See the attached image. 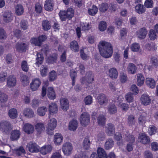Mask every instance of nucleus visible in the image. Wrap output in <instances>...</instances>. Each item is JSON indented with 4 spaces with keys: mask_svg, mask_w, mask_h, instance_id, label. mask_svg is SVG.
<instances>
[{
    "mask_svg": "<svg viewBox=\"0 0 158 158\" xmlns=\"http://www.w3.org/2000/svg\"><path fill=\"white\" fill-rule=\"evenodd\" d=\"M57 74L56 72L54 71L51 72L49 75V80L50 81H52L55 80L57 78Z\"/></svg>",
    "mask_w": 158,
    "mask_h": 158,
    "instance_id": "bf43d9fd",
    "label": "nucleus"
},
{
    "mask_svg": "<svg viewBox=\"0 0 158 158\" xmlns=\"http://www.w3.org/2000/svg\"><path fill=\"white\" fill-rule=\"evenodd\" d=\"M146 83L149 87L153 89L155 87L156 81L152 78H147L146 79Z\"/></svg>",
    "mask_w": 158,
    "mask_h": 158,
    "instance_id": "bb28decb",
    "label": "nucleus"
},
{
    "mask_svg": "<svg viewBox=\"0 0 158 158\" xmlns=\"http://www.w3.org/2000/svg\"><path fill=\"white\" fill-rule=\"evenodd\" d=\"M145 46L146 48L149 51H154L156 49L155 44L153 42L147 44Z\"/></svg>",
    "mask_w": 158,
    "mask_h": 158,
    "instance_id": "8fccbe9b",
    "label": "nucleus"
},
{
    "mask_svg": "<svg viewBox=\"0 0 158 158\" xmlns=\"http://www.w3.org/2000/svg\"><path fill=\"white\" fill-rule=\"evenodd\" d=\"M7 95L0 91V102H4L7 101Z\"/></svg>",
    "mask_w": 158,
    "mask_h": 158,
    "instance_id": "338daca9",
    "label": "nucleus"
},
{
    "mask_svg": "<svg viewBox=\"0 0 158 158\" xmlns=\"http://www.w3.org/2000/svg\"><path fill=\"white\" fill-rule=\"evenodd\" d=\"M63 137L59 133H56L54 136V142L56 145H59L62 142Z\"/></svg>",
    "mask_w": 158,
    "mask_h": 158,
    "instance_id": "c85d7f7f",
    "label": "nucleus"
},
{
    "mask_svg": "<svg viewBox=\"0 0 158 158\" xmlns=\"http://www.w3.org/2000/svg\"><path fill=\"white\" fill-rule=\"evenodd\" d=\"M140 101L142 105L147 106L150 104L151 100L148 95L143 94L141 97Z\"/></svg>",
    "mask_w": 158,
    "mask_h": 158,
    "instance_id": "1a4fd4ad",
    "label": "nucleus"
},
{
    "mask_svg": "<svg viewBox=\"0 0 158 158\" xmlns=\"http://www.w3.org/2000/svg\"><path fill=\"white\" fill-rule=\"evenodd\" d=\"M69 48L70 49L75 52H77L79 51V46L76 41L73 40L70 43Z\"/></svg>",
    "mask_w": 158,
    "mask_h": 158,
    "instance_id": "aec40b11",
    "label": "nucleus"
},
{
    "mask_svg": "<svg viewBox=\"0 0 158 158\" xmlns=\"http://www.w3.org/2000/svg\"><path fill=\"white\" fill-rule=\"evenodd\" d=\"M57 121L54 118H52L49 121L47 127L46 131L49 135H52L53 131L56 127Z\"/></svg>",
    "mask_w": 158,
    "mask_h": 158,
    "instance_id": "7ed1b4c3",
    "label": "nucleus"
},
{
    "mask_svg": "<svg viewBox=\"0 0 158 158\" xmlns=\"http://www.w3.org/2000/svg\"><path fill=\"white\" fill-rule=\"evenodd\" d=\"M30 41L31 44H34L35 46L39 47L41 46L38 38H32L30 40Z\"/></svg>",
    "mask_w": 158,
    "mask_h": 158,
    "instance_id": "774afa93",
    "label": "nucleus"
},
{
    "mask_svg": "<svg viewBox=\"0 0 158 158\" xmlns=\"http://www.w3.org/2000/svg\"><path fill=\"white\" fill-rule=\"evenodd\" d=\"M42 26L43 29L45 31H48L51 27L49 22L47 20H44L42 21Z\"/></svg>",
    "mask_w": 158,
    "mask_h": 158,
    "instance_id": "a18cd8bd",
    "label": "nucleus"
},
{
    "mask_svg": "<svg viewBox=\"0 0 158 158\" xmlns=\"http://www.w3.org/2000/svg\"><path fill=\"white\" fill-rule=\"evenodd\" d=\"M23 114L25 117L28 118H32L34 115V112L30 108L24 109L23 110Z\"/></svg>",
    "mask_w": 158,
    "mask_h": 158,
    "instance_id": "412c9836",
    "label": "nucleus"
},
{
    "mask_svg": "<svg viewBox=\"0 0 158 158\" xmlns=\"http://www.w3.org/2000/svg\"><path fill=\"white\" fill-rule=\"evenodd\" d=\"M21 81L22 84L24 86L27 85L29 83V81L26 75H23L21 77Z\"/></svg>",
    "mask_w": 158,
    "mask_h": 158,
    "instance_id": "e2e57ef3",
    "label": "nucleus"
},
{
    "mask_svg": "<svg viewBox=\"0 0 158 158\" xmlns=\"http://www.w3.org/2000/svg\"><path fill=\"white\" fill-rule=\"evenodd\" d=\"M73 146L71 143L66 142L63 144L62 150L65 155L69 156L71 153Z\"/></svg>",
    "mask_w": 158,
    "mask_h": 158,
    "instance_id": "39448f33",
    "label": "nucleus"
},
{
    "mask_svg": "<svg viewBox=\"0 0 158 158\" xmlns=\"http://www.w3.org/2000/svg\"><path fill=\"white\" fill-rule=\"evenodd\" d=\"M90 144V142L88 137H85L84 139L83 142V146L85 149H88Z\"/></svg>",
    "mask_w": 158,
    "mask_h": 158,
    "instance_id": "3c124183",
    "label": "nucleus"
},
{
    "mask_svg": "<svg viewBox=\"0 0 158 158\" xmlns=\"http://www.w3.org/2000/svg\"><path fill=\"white\" fill-rule=\"evenodd\" d=\"M148 35L150 40H154L157 37L156 32L153 29L150 30Z\"/></svg>",
    "mask_w": 158,
    "mask_h": 158,
    "instance_id": "052dcab7",
    "label": "nucleus"
},
{
    "mask_svg": "<svg viewBox=\"0 0 158 158\" xmlns=\"http://www.w3.org/2000/svg\"><path fill=\"white\" fill-rule=\"evenodd\" d=\"M16 82L15 77L12 75L10 76L7 78V85L9 87L15 86Z\"/></svg>",
    "mask_w": 158,
    "mask_h": 158,
    "instance_id": "f3484780",
    "label": "nucleus"
},
{
    "mask_svg": "<svg viewBox=\"0 0 158 158\" xmlns=\"http://www.w3.org/2000/svg\"><path fill=\"white\" fill-rule=\"evenodd\" d=\"M114 141L112 138L108 139L105 143V148L106 149H109L114 145Z\"/></svg>",
    "mask_w": 158,
    "mask_h": 158,
    "instance_id": "e433bc0d",
    "label": "nucleus"
},
{
    "mask_svg": "<svg viewBox=\"0 0 158 158\" xmlns=\"http://www.w3.org/2000/svg\"><path fill=\"white\" fill-rule=\"evenodd\" d=\"M20 135L21 132L19 130H13L10 133V139L12 141H17L20 138Z\"/></svg>",
    "mask_w": 158,
    "mask_h": 158,
    "instance_id": "9d476101",
    "label": "nucleus"
},
{
    "mask_svg": "<svg viewBox=\"0 0 158 158\" xmlns=\"http://www.w3.org/2000/svg\"><path fill=\"white\" fill-rule=\"evenodd\" d=\"M16 154L18 156H20L22 154H25L26 152L22 146H20L15 149Z\"/></svg>",
    "mask_w": 158,
    "mask_h": 158,
    "instance_id": "5fc2aeb1",
    "label": "nucleus"
},
{
    "mask_svg": "<svg viewBox=\"0 0 158 158\" xmlns=\"http://www.w3.org/2000/svg\"><path fill=\"white\" fill-rule=\"evenodd\" d=\"M52 149V147L50 145L44 146L42 147L40 150L41 153L45 155L50 153Z\"/></svg>",
    "mask_w": 158,
    "mask_h": 158,
    "instance_id": "b1692460",
    "label": "nucleus"
},
{
    "mask_svg": "<svg viewBox=\"0 0 158 158\" xmlns=\"http://www.w3.org/2000/svg\"><path fill=\"white\" fill-rule=\"evenodd\" d=\"M26 147L31 152H39V147L36 143L30 142L27 144Z\"/></svg>",
    "mask_w": 158,
    "mask_h": 158,
    "instance_id": "6e6552de",
    "label": "nucleus"
},
{
    "mask_svg": "<svg viewBox=\"0 0 158 158\" xmlns=\"http://www.w3.org/2000/svg\"><path fill=\"white\" fill-rule=\"evenodd\" d=\"M78 125V122L76 120L73 119L71 121L68 125L69 129L70 131H74L77 129Z\"/></svg>",
    "mask_w": 158,
    "mask_h": 158,
    "instance_id": "6ab92c4d",
    "label": "nucleus"
},
{
    "mask_svg": "<svg viewBox=\"0 0 158 158\" xmlns=\"http://www.w3.org/2000/svg\"><path fill=\"white\" fill-rule=\"evenodd\" d=\"M144 77L141 74H138L137 77V84L139 86L142 85L144 82Z\"/></svg>",
    "mask_w": 158,
    "mask_h": 158,
    "instance_id": "c03bdc74",
    "label": "nucleus"
},
{
    "mask_svg": "<svg viewBox=\"0 0 158 158\" xmlns=\"http://www.w3.org/2000/svg\"><path fill=\"white\" fill-rule=\"evenodd\" d=\"M85 77L86 82L88 84L92 83L94 81V75L91 72L87 73Z\"/></svg>",
    "mask_w": 158,
    "mask_h": 158,
    "instance_id": "72a5a7b5",
    "label": "nucleus"
},
{
    "mask_svg": "<svg viewBox=\"0 0 158 158\" xmlns=\"http://www.w3.org/2000/svg\"><path fill=\"white\" fill-rule=\"evenodd\" d=\"M98 8L95 6L93 5L92 8L89 9L88 10L89 14L91 15H95L97 12Z\"/></svg>",
    "mask_w": 158,
    "mask_h": 158,
    "instance_id": "603ef678",
    "label": "nucleus"
},
{
    "mask_svg": "<svg viewBox=\"0 0 158 158\" xmlns=\"http://www.w3.org/2000/svg\"><path fill=\"white\" fill-rule=\"evenodd\" d=\"M61 108L64 111H67L69 107V103L66 98H61L60 100Z\"/></svg>",
    "mask_w": 158,
    "mask_h": 158,
    "instance_id": "f8f14e48",
    "label": "nucleus"
},
{
    "mask_svg": "<svg viewBox=\"0 0 158 158\" xmlns=\"http://www.w3.org/2000/svg\"><path fill=\"white\" fill-rule=\"evenodd\" d=\"M108 75L111 79H116L118 76V72L117 69L115 68L110 69L109 71Z\"/></svg>",
    "mask_w": 158,
    "mask_h": 158,
    "instance_id": "4be33fe9",
    "label": "nucleus"
},
{
    "mask_svg": "<svg viewBox=\"0 0 158 158\" xmlns=\"http://www.w3.org/2000/svg\"><path fill=\"white\" fill-rule=\"evenodd\" d=\"M136 67L135 65L132 63H130L127 67V71L129 73L134 74L136 72Z\"/></svg>",
    "mask_w": 158,
    "mask_h": 158,
    "instance_id": "4c0bfd02",
    "label": "nucleus"
},
{
    "mask_svg": "<svg viewBox=\"0 0 158 158\" xmlns=\"http://www.w3.org/2000/svg\"><path fill=\"white\" fill-rule=\"evenodd\" d=\"M36 56V62L35 64L39 66V65H40L42 64L43 62L44 57L43 55L40 53H37Z\"/></svg>",
    "mask_w": 158,
    "mask_h": 158,
    "instance_id": "a19ab883",
    "label": "nucleus"
},
{
    "mask_svg": "<svg viewBox=\"0 0 158 158\" xmlns=\"http://www.w3.org/2000/svg\"><path fill=\"white\" fill-rule=\"evenodd\" d=\"M54 5V2L52 0H46L45 2L44 8L47 11H51L52 10Z\"/></svg>",
    "mask_w": 158,
    "mask_h": 158,
    "instance_id": "ddd939ff",
    "label": "nucleus"
},
{
    "mask_svg": "<svg viewBox=\"0 0 158 158\" xmlns=\"http://www.w3.org/2000/svg\"><path fill=\"white\" fill-rule=\"evenodd\" d=\"M127 120L128 125L130 126L134 125L136 121L135 116L132 114L128 116Z\"/></svg>",
    "mask_w": 158,
    "mask_h": 158,
    "instance_id": "f704fd0d",
    "label": "nucleus"
},
{
    "mask_svg": "<svg viewBox=\"0 0 158 158\" xmlns=\"http://www.w3.org/2000/svg\"><path fill=\"white\" fill-rule=\"evenodd\" d=\"M48 72V67L44 65H42L40 68V72L42 77L45 76Z\"/></svg>",
    "mask_w": 158,
    "mask_h": 158,
    "instance_id": "49530a36",
    "label": "nucleus"
},
{
    "mask_svg": "<svg viewBox=\"0 0 158 158\" xmlns=\"http://www.w3.org/2000/svg\"><path fill=\"white\" fill-rule=\"evenodd\" d=\"M98 7L99 9L101 12H105L108 9V5L107 3H103L99 5Z\"/></svg>",
    "mask_w": 158,
    "mask_h": 158,
    "instance_id": "09e8293b",
    "label": "nucleus"
},
{
    "mask_svg": "<svg viewBox=\"0 0 158 158\" xmlns=\"http://www.w3.org/2000/svg\"><path fill=\"white\" fill-rule=\"evenodd\" d=\"M106 118L103 114H100L97 118V122L99 126H102L104 125L106 122Z\"/></svg>",
    "mask_w": 158,
    "mask_h": 158,
    "instance_id": "2f4dec72",
    "label": "nucleus"
},
{
    "mask_svg": "<svg viewBox=\"0 0 158 158\" xmlns=\"http://www.w3.org/2000/svg\"><path fill=\"white\" fill-rule=\"evenodd\" d=\"M138 139L139 142L143 144H148L151 142L150 138L145 133L140 134L138 137Z\"/></svg>",
    "mask_w": 158,
    "mask_h": 158,
    "instance_id": "423d86ee",
    "label": "nucleus"
},
{
    "mask_svg": "<svg viewBox=\"0 0 158 158\" xmlns=\"http://www.w3.org/2000/svg\"><path fill=\"white\" fill-rule=\"evenodd\" d=\"M48 110L50 113H56L58 110L57 104L54 102L50 103L49 105Z\"/></svg>",
    "mask_w": 158,
    "mask_h": 158,
    "instance_id": "c756f323",
    "label": "nucleus"
},
{
    "mask_svg": "<svg viewBox=\"0 0 158 158\" xmlns=\"http://www.w3.org/2000/svg\"><path fill=\"white\" fill-rule=\"evenodd\" d=\"M24 12V9L22 5L18 4L15 7V13L18 15H21Z\"/></svg>",
    "mask_w": 158,
    "mask_h": 158,
    "instance_id": "79ce46f5",
    "label": "nucleus"
},
{
    "mask_svg": "<svg viewBox=\"0 0 158 158\" xmlns=\"http://www.w3.org/2000/svg\"><path fill=\"white\" fill-rule=\"evenodd\" d=\"M13 17L10 12L9 11L5 12L3 15V20L6 23H8L13 20Z\"/></svg>",
    "mask_w": 158,
    "mask_h": 158,
    "instance_id": "a878e982",
    "label": "nucleus"
},
{
    "mask_svg": "<svg viewBox=\"0 0 158 158\" xmlns=\"http://www.w3.org/2000/svg\"><path fill=\"white\" fill-rule=\"evenodd\" d=\"M97 153L99 158H106V154L103 148H98Z\"/></svg>",
    "mask_w": 158,
    "mask_h": 158,
    "instance_id": "37998d69",
    "label": "nucleus"
},
{
    "mask_svg": "<svg viewBox=\"0 0 158 158\" xmlns=\"http://www.w3.org/2000/svg\"><path fill=\"white\" fill-rule=\"evenodd\" d=\"M107 27L106 23L104 21H101L98 25V29L101 31H103L106 30Z\"/></svg>",
    "mask_w": 158,
    "mask_h": 158,
    "instance_id": "4d7b16f0",
    "label": "nucleus"
},
{
    "mask_svg": "<svg viewBox=\"0 0 158 158\" xmlns=\"http://www.w3.org/2000/svg\"><path fill=\"white\" fill-rule=\"evenodd\" d=\"M136 12L139 14L143 13L145 11L144 6L141 4H138L135 6Z\"/></svg>",
    "mask_w": 158,
    "mask_h": 158,
    "instance_id": "58836bf2",
    "label": "nucleus"
},
{
    "mask_svg": "<svg viewBox=\"0 0 158 158\" xmlns=\"http://www.w3.org/2000/svg\"><path fill=\"white\" fill-rule=\"evenodd\" d=\"M8 115L10 118L13 119L16 118L18 116L17 110L15 108H12L9 110Z\"/></svg>",
    "mask_w": 158,
    "mask_h": 158,
    "instance_id": "473e14b6",
    "label": "nucleus"
},
{
    "mask_svg": "<svg viewBox=\"0 0 158 158\" xmlns=\"http://www.w3.org/2000/svg\"><path fill=\"white\" fill-rule=\"evenodd\" d=\"M84 101L86 105H90L93 102L92 97L90 95H88L85 98Z\"/></svg>",
    "mask_w": 158,
    "mask_h": 158,
    "instance_id": "0e129e2a",
    "label": "nucleus"
},
{
    "mask_svg": "<svg viewBox=\"0 0 158 158\" xmlns=\"http://www.w3.org/2000/svg\"><path fill=\"white\" fill-rule=\"evenodd\" d=\"M80 122L82 125L86 126L90 123V115L87 112H84L81 115Z\"/></svg>",
    "mask_w": 158,
    "mask_h": 158,
    "instance_id": "20e7f679",
    "label": "nucleus"
},
{
    "mask_svg": "<svg viewBox=\"0 0 158 158\" xmlns=\"http://www.w3.org/2000/svg\"><path fill=\"white\" fill-rule=\"evenodd\" d=\"M27 47V44L25 43H18L16 45L17 50L19 52H26Z\"/></svg>",
    "mask_w": 158,
    "mask_h": 158,
    "instance_id": "a211bd4d",
    "label": "nucleus"
},
{
    "mask_svg": "<svg viewBox=\"0 0 158 158\" xmlns=\"http://www.w3.org/2000/svg\"><path fill=\"white\" fill-rule=\"evenodd\" d=\"M13 129V126L7 121H2L0 122V130L3 133L7 134Z\"/></svg>",
    "mask_w": 158,
    "mask_h": 158,
    "instance_id": "f03ea898",
    "label": "nucleus"
},
{
    "mask_svg": "<svg viewBox=\"0 0 158 158\" xmlns=\"http://www.w3.org/2000/svg\"><path fill=\"white\" fill-rule=\"evenodd\" d=\"M41 82L39 78H35L33 80L30 84L31 89L33 91L36 90L40 85Z\"/></svg>",
    "mask_w": 158,
    "mask_h": 158,
    "instance_id": "9b49d317",
    "label": "nucleus"
},
{
    "mask_svg": "<svg viewBox=\"0 0 158 158\" xmlns=\"http://www.w3.org/2000/svg\"><path fill=\"white\" fill-rule=\"evenodd\" d=\"M106 133L109 136L111 135L114 133L115 129L114 126L111 123L107 124L106 127Z\"/></svg>",
    "mask_w": 158,
    "mask_h": 158,
    "instance_id": "2eb2a0df",
    "label": "nucleus"
},
{
    "mask_svg": "<svg viewBox=\"0 0 158 158\" xmlns=\"http://www.w3.org/2000/svg\"><path fill=\"white\" fill-rule=\"evenodd\" d=\"M47 111V108L44 106L39 107L37 110L38 114L40 116L44 115Z\"/></svg>",
    "mask_w": 158,
    "mask_h": 158,
    "instance_id": "ea45409f",
    "label": "nucleus"
},
{
    "mask_svg": "<svg viewBox=\"0 0 158 158\" xmlns=\"http://www.w3.org/2000/svg\"><path fill=\"white\" fill-rule=\"evenodd\" d=\"M23 128L24 131L29 134L32 133L34 131L33 126L31 124L28 123L23 124Z\"/></svg>",
    "mask_w": 158,
    "mask_h": 158,
    "instance_id": "4468645a",
    "label": "nucleus"
},
{
    "mask_svg": "<svg viewBox=\"0 0 158 158\" xmlns=\"http://www.w3.org/2000/svg\"><path fill=\"white\" fill-rule=\"evenodd\" d=\"M147 33V31L146 29L144 28H141L137 33L138 37L140 39H144L146 36Z\"/></svg>",
    "mask_w": 158,
    "mask_h": 158,
    "instance_id": "5701e85b",
    "label": "nucleus"
},
{
    "mask_svg": "<svg viewBox=\"0 0 158 158\" xmlns=\"http://www.w3.org/2000/svg\"><path fill=\"white\" fill-rule=\"evenodd\" d=\"M59 14L60 18L62 21H65L67 18L65 10H60Z\"/></svg>",
    "mask_w": 158,
    "mask_h": 158,
    "instance_id": "13d9d810",
    "label": "nucleus"
},
{
    "mask_svg": "<svg viewBox=\"0 0 158 158\" xmlns=\"http://www.w3.org/2000/svg\"><path fill=\"white\" fill-rule=\"evenodd\" d=\"M123 138L129 143H133L135 141V137L132 135L130 134L128 132L123 133Z\"/></svg>",
    "mask_w": 158,
    "mask_h": 158,
    "instance_id": "dca6fc26",
    "label": "nucleus"
},
{
    "mask_svg": "<svg viewBox=\"0 0 158 158\" xmlns=\"http://www.w3.org/2000/svg\"><path fill=\"white\" fill-rule=\"evenodd\" d=\"M97 101L101 105H106L108 99L107 96L104 94L101 93L99 94L97 97Z\"/></svg>",
    "mask_w": 158,
    "mask_h": 158,
    "instance_id": "0eeeda50",
    "label": "nucleus"
},
{
    "mask_svg": "<svg viewBox=\"0 0 158 158\" xmlns=\"http://www.w3.org/2000/svg\"><path fill=\"white\" fill-rule=\"evenodd\" d=\"M35 128L39 134H40L45 129V127L43 123H37L35 125Z\"/></svg>",
    "mask_w": 158,
    "mask_h": 158,
    "instance_id": "c9c22d12",
    "label": "nucleus"
},
{
    "mask_svg": "<svg viewBox=\"0 0 158 158\" xmlns=\"http://www.w3.org/2000/svg\"><path fill=\"white\" fill-rule=\"evenodd\" d=\"M47 95L51 99L53 100L56 97L55 92L52 87H49L47 89Z\"/></svg>",
    "mask_w": 158,
    "mask_h": 158,
    "instance_id": "393cba45",
    "label": "nucleus"
},
{
    "mask_svg": "<svg viewBox=\"0 0 158 158\" xmlns=\"http://www.w3.org/2000/svg\"><path fill=\"white\" fill-rule=\"evenodd\" d=\"M100 55L105 58L110 57L113 53V47L111 44L105 41H101L98 44Z\"/></svg>",
    "mask_w": 158,
    "mask_h": 158,
    "instance_id": "f257e3e1",
    "label": "nucleus"
},
{
    "mask_svg": "<svg viewBox=\"0 0 158 158\" xmlns=\"http://www.w3.org/2000/svg\"><path fill=\"white\" fill-rule=\"evenodd\" d=\"M57 55L56 53H53L50 55L48 58L47 61L49 64H53L56 62Z\"/></svg>",
    "mask_w": 158,
    "mask_h": 158,
    "instance_id": "7c9ffc66",
    "label": "nucleus"
},
{
    "mask_svg": "<svg viewBox=\"0 0 158 158\" xmlns=\"http://www.w3.org/2000/svg\"><path fill=\"white\" fill-rule=\"evenodd\" d=\"M107 110L109 114H114L117 112V107L114 104H110L107 106Z\"/></svg>",
    "mask_w": 158,
    "mask_h": 158,
    "instance_id": "cd10ccee",
    "label": "nucleus"
},
{
    "mask_svg": "<svg viewBox=\"0 0 158 158\" xmlns=\"http://www.w3.org/2000/svg\"><path fill=\"white\" fill-rule=\"evenodd\" d=\"M156 128L153 125H150L148 130V132L150 135L155 134L157 132Z\"/></svg>",
    "mask_w": 158,
    "mask_h": 158,
    "instance_id": "680f3d73",
    "label": "nucleus"
},
{
    "mask_svg": "<svg viewBox=\"0 0 158 158\" xmlns=\"http://www.w3.org/2000/svg\"><path fill=\"white\" fill-rule=\"evenodd\" d=\"M21 67L22 70L25 72H27L28 71L29 66L26 60H24L22 62Z\"/></svg>",
    "mask_w": 158,
    "mask_h": 158,
    "instance_id": "864d4df0",
    "label": "nucleus"
},
{
    "mask_svg": "<svg viewBox=\"0 0 158 158\" xmlns=\"http://www.w3.org/2000/svg\"><path fill=\"white\" fill-rule=\"evenodd\" d=\"M66 13L67 16V19L70 20L73 17L74 15V10L71 8H68L66 11Z\"/></svg>",
    "mask_w": 158,
    "mask_h": 158,
    "instance_id": "de8ad7c7",
    "label": "nucleus"
},
{
    "mask_svg": "<svg viewBox=\"0 0 158 158\" xmlns=\"http://www.w3.org/2000/svg\"><path fill=\"white\" fill-rule=\"evenodd\" d=\"M20 26L21 28L23 30L27 29L28 25L27 21L25 20H22L20 23Z\"/></svg>",
    "mask_w": 158,
    "mask_h": 158,
    "instance_id": "69168bd1",
    "label": "nucleus"
},
{
    "mask_svg": "<svg viewBox=\"0 0 158 158\" xmlns=\"http://www.w3.org/2000/svg\"><path fill=\"white\" fill-rule=\"evenodd\" d=\"M140 48V46L139 44L136 43L132 44L131 46V50L134 52L138 51Z\"/></svg>",
    "mask_w": 158,
    "mask_h": 158,
    "instance_id": "6e6d98bb",
    "label": "nucleus"
}]
</instances>
